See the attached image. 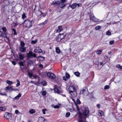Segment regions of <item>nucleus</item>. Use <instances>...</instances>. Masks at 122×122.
<instances>
[{
	"label": "nucleus",
	"instance_id": "1",
	"mask_svg": "<svg viewBox=\"0 0 122 122\" xmlns=\"http://www.w3.org/2000/svg\"><path fill=\"white\" fill-rule=\"evenodd\" d=\"M81 102L79 100L77 99L75 104L76 106L77 110L79 112V122H83V119H85L87 117L89 112V109L87 107H82L80 109L79 106L77 104H80Z\"/></svg>",
	"mask_w": 122,
	"mask_h": 122
},
{
	"label": "nucleus",
	"instance_id": "2",
	"mask_svg": "<svg viewBox=\"0 0 122 122\" xmlns=\"http://www.w3.org/2000/svg\"><path fill=\"white\" fill-rule=\"evenodd\" d=\"M68 89L69 93L73 97H76L77 96L76 91L74 86H70Z\"/></svg>",
	"mask_w": 122,
	"mask_h": 122
},
{
	"label": "nucleus",
	"instance_id": "3",
	"mask_svg": "<svg viewBox=\"0 0 122 122\" xmlns=\"http://www.w3.org/2000/svg\"><path fill=\"white\" fill-rule=\"evenodd\" d=\"M23 26L26 28H29L32 25V21L27 19L25 20L23 23Z\"/></svg>",
	"mask_w": 122,
	"mask_h": 122
},
{
	"label": "nucleus",
	"instance_id": "4",
	"mask_svg": "<svg viewBox=\"0 0 122 122\" xmlns=\"http://www.w3.org/2000/svg\"><path fill=\"white\" fill-rule=\"evenodd\" d=\"M66 34L64 33L59 34L56 38V41L58 42H60L64 39L66 37Z\"/></svg>",
	"mask_w": 122,
	"mask_h": 122
},
{
	"label": "nucleus",
	"instance_id": "5",
	"mask_svg": "<svg viewBox=\"0 0 122 122\" xmlns=\"http://www.w3.org/2000/svg\"><path fill=\"white\" fill-rule=\"evenodd\" d=\"M46 74L49 78L51 79H54L56 77L55 75L53 73L48 72Z\"/></svg>",
	"mask_w": 122,
	"mask_h": 122
},
{
	"label": "nucleus",
	"instance_id": "6",
	"mask_svg": "<svg viewBox=\"0 0 122 122\" xmlns=\"http://www.w3.org/2000/svg\"><path fill=\"white\" fill-rule=\"evenodd\" d=\"M90 18L91 20L96 22H98L99 20L96 18L92 14L90 15Z\"/></svg>",
	"mask_w": 122,
	"mask_h": 122
},
{
	"label": "nucleus",
	"instance_id": "7",
	"mask_svg": "<svg viewBox=\"0 0 122 122\" xmlns=\"http://www.w3.org/2000/svg\"><path fill=\"white\" fill-rule=\"evenodd\" d=\"M64 2L61 0V1H58V5L61 8L64 7L65 6V5L64 3Z\"/></svg>",
	"mask_w": 122,
	"mask_h": 122
},
{
	"label": "nucleus",
	"instance_id": "8",
	"mask_svg": "<svg viewBox=\"0 0 122 122\" xmlns=\"http://www.w3.org/2000/svg\"><path fill=\"white\" fill-rule=\"evenodd\" d=\"M4 117L7 119H9L11 117V115L10 113L6 112L4 115Z\"/></svg>",
	"mask_w": 122,
	"mask_h": 122
},
{
	"label": "nucleus",
	"instance_id": "9",
	"mask_svg": "<svg viewBox=\"0 0 122 122\" xmlns=\"http://www.w3.org/2000/svg\"><path fill=\"white\" fill-rule=\"evenodd\" d=\"M34 52L36 53H41V49L39 47H36L35 48Z\"/></svg>",
	"mask_w": 122,
	"mask_h": 122
},
{
	"label": "nucleus",
	"instance_id": "10",
	"mask_svg": "<svg viewBox=\"0 0 122 122\" xmlns=\"http://www.w3.org/2000/svg\"><path fill=\"white\" fill-rule=\"evenodd\" d=\"M18 56L20 59L21 60H23L25 57L24 55L21 53H19Z\"/></svg>",
	"mask_w": 122,
	"mask_h": 122
},
{
	"label": "nucleus",
	"instance_id": "11",
	"mask_svg": "<svg viewBox=\"0 0 122 122\" xmlns=\"http://www.w3.org/2000/svg\"><path fill=\"white\" fill-rule=\"evenodd\" d=\"M12 86L9 85L8 86L5 87V90L6 92H7L8 91H9L10 90H12Z\"/></svg>",
	"mask_w": 122,
	"mask_h": 122
},
{
	"label": "nucleus",
	"instance_id": "12",
	"mask_svg": "<svg viewBox=\"0 0 122 122\" xmlns=\"http://www.w3.org/2000/svg\"><path fill=\"white\" fill-rule=\"evenodd\" d=\"M19 50L21 52H25L26 51V48L25 47H20Z\"/></svg>",
	"mask_w": 122,
	"mask_h": 122
},
{
	"label": "nucleus",
	"instance_id": "13",
	"mask_svg": "<svg viewBox=\"0 0 122 122\" xmlns=\"http://www.w3.org/2000/svg\"><path fill=\"white\" fill-rule=\"evenodd\" d=\"M33 78L35 79H36L37 78H38V81L36 83V84L37 85H38L39 84V81L40 80V79H39V76L37 75H34L33 76Z\"/></svg>",
	"mask_w": 122,
	"mask_h": 122
},
{
	"label": "nucleus",
	"instance_id": "14",
	"mask_svg": "<svg viewBox=\"0 0 122 122\" xmlns=\"http://www.w3.org/2000/svg\"><path fill=\"white\" fill-rule=\"evenodd\" d=\"M76 6V3H74L72 5H69V6L71 7L72 9L75 8Z\"/></svg>",
	"mask_w": 122,
	"mask_h": 122
},
{
	"label": "nucleus",
	"instance_id": "15",
	"mask_svg": "<svg viewBox=\"0 0 122 122\" xmlns=\"http://www.w3.org/2000/svg\"><path fill=\"white\" fill-rule=\"evenodd\" d=\"M43 14V13L41 12V11L39 10H38L36 13L37 15L38 16H42V14Z\"/></svg>",
	"mask_w": 122,
	"mask_h": 122
},
{
	"label": "nucleus",
	"instance_id": "16",
	"mask_svg": "<svg viewBox=\"0 0 122 122\" xmlns=\"http://www.w3.org/2000/svg\"><path fill=\"white\" fill-rule=\"evenodd\" d=\"M45 120V119L43 117H41L39 118L38 122H43Z\"/></svg>",
	"mask_w": 122,
	"mask_h": 122
},
{
	"label": "nucleus",
	"instance_id": "17",
	"mask_svg": "<svg viewBox=\"0 0 122 122\" xmlns=\"http://www.w3.org/2000/svg\"><path fill=\"white\" fill-rule=\"evenodd\" d=\"M32 56V52L30 51H29V52L27 54V56L29 58L31 57Z\"/></svg>",
	"mask_w": 122,
	"mask_h": 122
},
{
	"label": "nucleus",
	"instance_id": "18",
	"mask_svg": "<svg viewBox=\"0 0 122 122\" xmlns=\"http://www.w3.org/2000/svg\"><path fill=\"white\" fill-rule=\"evenodd\" d=\"M58 1H53L52 3L51 4L52 5H53L54 6H57L58 5Z\"/></svg>",
	"mask_w": 122,
	"mask_h": 122
},
{
	"label": "nucleus",
	"instance_id": "19",
	"mask_svg": "<svg viewBox=\"0 0 122 122\" xmlns=\"http://www.w3.org/2000/svg\"><path fill=\"white\" fill-rule=\"evenodd\" d=\"M54 92L55 93H59L61 92V91L59 90L57 88H54Z\"/></svg>",
	"mask_w": 122,
	"mask_h": 122
},
{
	"label": "nucleus",
	"instance_id": "20",
	"mask_svg": "<svg viewBox=\"0 0 122 122\" xmlns=\"http://www.w3.org/2000/svg\"><path fill=\"white\" fill-rule=\"evenodd\" d=\"M41 84L43 86H45L46 85L47 82L45 80H42L41 82Z\"/></svg>",
	"mask_w": 122,
	"mask_h": 122
},
{
	"label": "nucleus",
	"instance_id": "21",
	"mask_svg": "<svg viewBox=\"0 0 122 122\" xmlns=\"http://www.w3.org/2000/svg\"><path fill=\"white\" fill-rule=\"evenodd\" d=\"M103 65L102 62L99 63L98 65H97V66L98 67V68H99V69H100L101 68L103 67Z\"/></svg>",
	"mask_w": 122,
	"mask_h": 122
},
{
	"label": "nucleus",
	"instance_id": "22",
	"mask_svg": "<svg viewBox=\"0 0 122 122\" xmlns=\"http://www.w3.org/2000/svg\"><path fill=\"white\" fill-rule=\"evenodd\" d=\"M2 29L3 32L5 34V36L6 35V31H7L5 27H3L2 28Z\"/></svg>",
	"mask_w": 122,
	"mask_h": 122
},
{
	"label": "nucleus",
	"instance_id": "23",
	"mask_svg": "<svg viewBox=\"0 0 122 122\" xmlns=\"http://www.w3.org/2000/svg\"><path fill=\"white\" fill-rule=\"evenodd\" d=\"M19 63L20 66V67L21 68V69L22 70L23 69V68L21 67V66H24V65L23 62L22 61H21L19 62Z\"/></svg>",
	"mask_w": 122,
	"mask_h": 122
},
{
	"label": "nucleus",
	"instance_id": "24",
	"mask_svg": "<svg viewBox=\"0 0 122 122\" xmlns=\"http://www.w3.org/2000/svg\"><path fill=\"white\" fill-rule=\"evenodd\" d=\"M21 94L19 93L18 94V95L15 97V100L18 99L21 96Z\"/></svg>",
	"mask_w": 122,
	"mask_h": 122
},
{
	"label": "nucleus",
	"instance_id": "25",
	"mask_svg": "<svg viewBox=\"0 0 122 122\" xmlns=\"http://www.w3.org/2000/svg\"><path fill=\"white\" fill-rule=\"evenodd\" d=\"M56 52L57 54H59L60 52V50L58 47L56 48Z\"/></svg>",
	"mask_w": 122,
	"mask_h": 122
},
{
	"label": "nucleus",
	"instance_id": "26",
	"mask_svg": "<svg viewBox=\"0 0 122 122\" xmlns=\"http://www.w3.org/2000/svg\"><path fill=\"white\" fill-rule=\"evenodd\" d=\"M29 112L31 114H33L35 113V111L33 109H31L29 111Z\"/></svg>",
	"mask_w": 122,
	"mask_h": 122
},
{
	"label": "nucleus",
	"instance_id": "27",
	"mask_svg": "<svg viewBox=\"0 0 122 122\" xmlns=\"http://www.w3.org/2000/svg\"><path fill=\"white\" fill-rule=\"evenodd\" d=\"M25 43L23 41H20V47H25Z\"/></svg>",
	"mask_w": 122,
	"mask_h": 122
},
{
	"label": "nucleus",
	"instance_id": "28",
	"mask_svg": "<svg viewBox=\"0 0 122 122\" xmlns=\"http://www.w3.org/2000/svg\"><path fill=\"white\" fill-rule=\"evenodd\" d=\"M103 112L102 111H99L98 112V115L101 116L103 115Z\"/></svg>",
	"mask_w": 122,
	"mask_h": 122
},
{
	"label": "nucleus",
	"instance_id": "29",
	"mask_svg": "<svg viewBox=\"0 0 122 122\" xmlns=\"http://www.w3.org/2000/svg\"><path fill=\"white\" fill-rule=\"evenodd\" d=\"M6 83L10 85L12 84L13 82L9 80H7L6 81Z\"/></svg>",
	"mask_w": 122,
	"mask_h": 122
},
{
	"label": "nucleus",
	"instance_id": "30",
	"mask_svg": "<svg viewBox=\"0 0 122 122\" xmlns=\"http://www.w3.org/2000/svg\"><path fill=\"white\" fill-rule=\"evenodd\" d=\"M16 81L17 82V83L16 85V87H18L20 85V82L18 79L16 80Z\"/></svg>",
	"mask_w": 122,
	"mask_h": 122
},
{
	"label": "nucleus",
	"instance_id": "31",
	"mask_svg": "<svg viewBox=\"0 0 122 122\" xmlns=\"http://www.w3.org/2000/svg\"><path fill=\"white\" fill-rule=\"evenodd\" d=\"M102 50L101 49L97 51L96 53L97 54L100 55L102 52Z\"/></svg>",
	"mask_w": 122,
	"mask_h": 122
},
{
	"label": "nucleus",
	"instance_id": "32",
	"mask_svg": "<svg viewBox=\"0 0 122 122\" xmlns=\"http://www.w3.org/2000/svg\"><path fill=\"white\" fill-rule=\"evenodd\" d=\"M74 74L77 76H79L80 75V73L78 72H74Z\"/></svg>",
	"mask_w": 122,
	"mask_h": 122
},
{
	"label": "nucleus",
	"instance_id": "33",
	"mask_svg": "<svg viewBox=\"0 0 122 122\" xmlns=\"http://www.w3.org/2000/svg\"><path fill=\"white\" fill-rule=\"evenodd\" d=\"M85 91V90L83 88L82 89L80 90V94H82L83 93H84Z\"/></svg>",
	"mask_w": 122,
	"mask_h": 122
},
{
	"label": "nucleus",
	"instance_id": "34",
	"mask_svg": "<svg viewBox=\"0 0 122 122\" xmlns=\"http://www.w3.org/2000/svg\"><path fill=\"white\" fill-rule=\"evenodd\" d=\"M110 87L108 85H106L104 87V90L108 89H109Z\"/></svg>",
	"mask_w": 122,
	"mask_h": 122
},
{
	"label": "nucleus",
	"instance_id": "35",
	"mask_svg": "<svg viewBox=\"0 0 122 122\" xmlns=\"http://www.w3.org/2000/svg\"><path fill=\"white\" fill-rule=\"evenodd\" d=\"M37 41V40L36 39L34 41L32 40L31 41V43L32 44H36Z\"/></svg>",
	"mask_w": 122,
	"mask_h": 122
},
{
	"label": "nucleus",
	"instance_id": "36",
	"mask_svg": "<svg viewBox=\"0 0 122 122\" xmlns=\"http://www.w3.org/2000/svg\"><path fill=\"white\" fill-rule=\"evenodd\" d=\"M101 28V26H99V25H97V26L95 28V30H98L100 29Z\"/></svg>",
	"mask_w": 122,
	"mask_h": 122
},
{
	"label": "nucleus",
	"instance_id": "37",
	"mask_svg": "<svg viewBox=\"0 0 122 122\" xmlns=\"http://www.w3.org/2000/svg\"><path fill=\"white\" fill-rule=\"evenodd\" d=\"M70 112H67L66 113L65 116L66 117H68L70 115Z\"/></svg>",
	"mask_w": 122,
	"mask_h": 122
},
{
	"label": "nucleus",
	"instance_id": "38",
	"mask_svg": "<svg viewBox=\"0 0 122 122\" xmlns=\"http://www.w3.org/2000/svg\"><path fill=\"white\" fill-rule=\"evenodd\" d=\"M6 110V108L5 107H0V110L3 111H4Z\"/></svg>",
	"mask_w": 122,
	"mask_h": 122
},
{
	"label": "nucleus",
	"instance_id": "39",
	"mask_svg": "<svg viewBox=\"0 0 122 122\" xmlns=\"http://www.w3.org/2000/svg\"><path fill=\"white\" fill-rule=\"evenodd\" d=\"M58 28L61 31L63 30V29L62 28V26L61 25L58 26Z\"/></svg>",
	"mask_w": 122,
	"mask_h": 122
},
{
	"label": "nucleus",
	"instance_id": "40",
	"mask_svg": "<svg viewBox=\"0 0 122 122\" xmlns=\"http://www.w3.org/2000/svg\"><path fill=\"white\" fill-rule=\"evenodd\" d=\"M46 23H47V22L46 20L45 21V22H43L41 23H40V24H39V25H42L43 26H44L45 25V24H46Z\"/></svg>",
	"mask_w": 122,
	"mask_h": 122
},
{
	"label": "nucleus",
	"instance_id": "41",
	"mask_svg": "<svg viewBox=\"0 0 122 122\" xmlns=\"http://www.w3.org/2000/svg\"><path fill=\"white\" fill-rule=\"evenodd\" d=\"M66 76L68 78V79L70 77V75L67 72H66L65 73Z\"/></svg>",
	"mask_w": 122,
	"mask_h": 122
},
{
	"label": "nucleus",
	"instance_id": "42",
	"mask_svg": "<svg viewBox=\"0 0 122 122\" xmlns=\"http://www.w3.org/2000/svg\"><path fill=\"white\" fill-rule=\"evenodd\" d=\"M26 17V16L25 14H23L22 15V18L24 19Z\"/></svg>",
	"mask_w": 122,
	"mask_h": 122
},
{
	"label": "nucleus",
	"instance_id": "43",
	"mask_svg": "<svg viewBox=\"0 0 122 122\" xmlns=\"http://www.w3.org/2000/svg\"><path fill=\"white\" fill-rule=\"evenodd\" d=\"M111 33L109 31H107L106 32V35L108 36H110L111 35Z\"/></svg>",
	"mask_w": 122,
	"mask_h": 122
},
{
	"label": "nucleus",
	"instance_id": "44",
	"mask_svg": "<svg viewBox=\"0 0 122 122\" xmlns=\"http://www.w3.org/2000/svg\"><path fill=\"white\" fill-rule=\"evenodd\" d=\"M57 12H60V9L59 8H56L55 10Z\"/></svg>",
	"mask_w": 122,
	"mask_h": 122
},
{
	"label": "nucleus",
	"instance_id": "45",
	"mask_svg": "<svg viewBox=\"0 0 122 122\" xmlns=\"http://www.w3.org/2000/svg\"><path fill=\"white\" fill-rule=\"evenodd\" d=\"M63 78L64 80L66 81H67L68 79V78L66 76H63Z\"/></svg>",
	"mask_w": 122,
	"mask_h": 122
},
{
	"label": "nucleus",
	"instance_id": "46",
	"mask_svg": "<svg viewBox=\"0 0 122 122\" xmlns=\"http://www.w3.org/2000/svg\"><path fill=\"white\" fill-rule=\"evenodd\" d=\"M28 75L29 77L30 78H31V77L32 76V74L31 73H29Z\"/></svg>",
	"mask_w": 122,
	"mask_h": 122
},
{
	"label": "nucleus",
	"instance_id": "47",
	"mask_svg": "<svg viewBox=\"0 0 122 122\" xmlns=\"http://www.w3.org/2000/svg\"><path fill=\"white\" fill-rule=\"evenodd\" d=\"M46 94V92L45 91H43L42 92V94L43 95L45 96Z\"/></svg>",
	"mask_w": 122,
	"mask_h": 122
},
{
	"label": "nucleus",
	"instance_id": "48",
	"mask_svg": "<svg viewBox=\"0 0 122 122\" xmlns=\"http://www.w3.org/2000/svg\"><path fill=\"white\" fill-rule=\"evenodd\" d=\"M15 113L18 114L20 113V112L18 110H16L15 112Z\"/></svg>",
	"mask_w": 122,
	"mask_h": 122
},
{
	"label": "nucleus",
	"instance_id": "49",
	"mask_svg": "<svg viewBox=\"0 0 122 122\" xmlns=\"http://www.w3.org/2000/svg\"><path fill=\"white\" fill-rule=\"evenodd\" d=\"M46 111V110L45 109H43L42 110V112L44 114H46L45 111Z\"/></svg>",
	"mask_w": 122,
	"mask_h": 122
},
{
	"label": "nucleus",
	"instance_id": "50",
	"mask_svg": "<svg viewBox=\"0 0 122 122\" xmlns=\"http://www.w3.org/2000/svg\"><path fill=\"white\" fill-rule=\"evenodd\" d=\"M82 4L80 3H79L78 4L76 3V6H77L78 7H80L81 6Z\"/></svg>",
	"mask_w": 122,
	"mask_h": 122
},
{
	"label": "nucleus",
	"instance_id": "51",
	"mask_svg": "<svg viewBox=\"0 0 122 122\" xmlns=\"http://www.w3.org/2000/svg\"><path fill=\"white\" fill-rule=\"evenodd\" d=\"M120 66H121L119 64H117L116 66V67L118 68L119 70L120 69Z\"/></svg>",
	"mask_w": 122,
	"mask_h": 122
},
{
	"label": "nucleus",
	"instance_id": "52",
	"mask_svg": "<svg viewBox=\"0 0 122 122\" xmlns=\"http://www.w3.org/2000/svg\"><path fill=\"white\" fill-rule=\"evenodd\" d=\"M120 66H121L119 64H117L116 66V67L118 68L119 70L120 69Z\"/></svg>",
	"mask_w": 122,
	"mask_h": 122
},
{
	"label": "nucleus",
	"instance_id": "53",
	"mask_svg": "<svg viewBox=\"0 0 122 122\" xmlns=\"http://www.w3.org/2000/svg\"><path fill=\"white\" fill-rule=\"evenodd\" d=\"M114 41H110L109 43L110 44H112L114 43Z\"/></svg>",
	"mask_w": 122,
	"mask_h": 122
},
{
	"label": "nucleus",
	"instance_id": "54",
	"mask_svg": "<svg viewBox=\"0 0 122 122\" xmlns=\"http://www.w3.org/2000/svg\"><path fill=\"white\" fill-rule=\"evenodd\" d=\"M12 63L14 65H15L16 64V63L14 61H12Z\"/></svg>",
	"mask_w": 122,
	"mask_h": 122
},
{
	"label": "nucleus",
	"instance_id": "55",
	"mask_svg": "<svg viewBox=\"0 0 122 122\" xmlns=\"http://www.w3.org/2000/svg\"><path fill=\"white\" fill-rule=\"evenodd\" d=\"M39 66L41 68V69L43 68V65L41 64H40L39 65Z\"/></svg>",
	"mask_w": 122,
	"mask_h": 122
},
{
	"label": "nucleus",
	"instance_id": "56",
	"mask_svg": "<svg viewBox=\"0 0 122 122\" xmlns=\"http://www.w3.org/2000/svg\"><path fill=\"white\" fill-rule=\"evenodd\" d=\"M54 108H59V106L58 105H56L54 106Z\"/></svg>",
	"mask_w": 122,
	"mask_h": 122
},
{
	"label": "nucleus",
	"instance_id": "57",
	"mask_svg": "<svg viewBox=\"0 0 122 122\" xmlns=\"http://www.w3.org/2000/svg\"><path fill=\"white\" fill-rule=\"evenodd\" d=\"M32 56L34 58H35L36 57V55L35 53L32 54Z\"/></svg>",
	"mask_w": 122,
	"mask_h": 122
},
{
	"label": "nucleus",
	"instance_id": "58",
	"mask_svg": "<svg viewBox=\"0 0 122 122\" xmlns=\"http://www.w3.org/2000/svg\"><path fill=\"white\" fill-rule=\"evenodd\" d=\"M5 38L7 39V41H9V38L8 37L6 36H5Z\"/></svg>",
	"mask_w": 122,
	"mask_h": 122
},
{
	"label": "nucleus",
	"instance_id": "59",
	"mask_svg": "<svg viewBox=\"0 0 122 122\" xmlns=\"http://www.w3.org/2000/svg\"><path fill=\"white\" fill-rule=\"evenodd\" d=\"M46 13H43V14H42V16H43V17H45L46 16Z\"/></svg>",
	"mask_w": 122,
	"mask_h": 122
},
{
	"label": "nucleus",
	"instance_id": "60",
	"mask_svg": "<svg viewBox=\"0 0 122 122\" xmlns=\"http://www.w3.org/2000/svg\"><path fill=\"white\" fill-rule=\"evenodd\" d=\"M0 95H1V96H6L7 95L6 94L4 93L3 94L2 93H1L0 94Z\"/></svg>",
	"mask_w": 122,
	"mask_h": 122
},
{
	"label": "nucleus",
	"instance_id": "61",
	"mask_svg": "<svg viewBox=\"0 0 122 122\" xmlns=\"http://www.w3.org/2000/svg\"><path fill=\"white\" fill-rule=\"evenodd\" d=\"M61 31H60V30H59L58 28L56 30V33H57V32H60Z\"/></svg>",
	"mask_w": 122,
	"mask_h": 122
},
{
	"label": "nucleus",
	"instance_id": "62",
	"mask_svg": "<svg viewBox=\"0 0 122 122\" xmlns=\"http://www.w3.org/2000/svg\"><path fill=\"white\" fill-rule=\"evenodd\" d=\"M12 90L14 91H18V90L17 89L13 88H12Z\"/></svg>",
	"mask_w": 122,
	"mask_h": 122
},
{
	"label": "nucleus",
	"instance_id": "63",
	"mask_svg": "<svg viewBox=\"0 0 122 122\" xmlns=\"http://www.w3.org/2000/svg\"><path fill=\"white\" fill-rule=\"evenodd\" d=\"M97 106L98 108H100V107L101 105L100 104H98L97 105Z\"/></svg>",
	"mask_w": 122,
	"mask_h": 122
},
{
	"label": "nucleus",
	"instance_id": "64",
	"mask_svg": "<svg viewBox=\"0 0 122 122\" xmlns=\"http://www.w3.org/2000/svg\"><path fill=\"white\" fill-rule=\"evenodd\" d=\"M119 70H120L121 71H122V66H120V69Z\"/></svg>",
	"mask_w": 122,
	"mask_h": 122
}]
</instances>
